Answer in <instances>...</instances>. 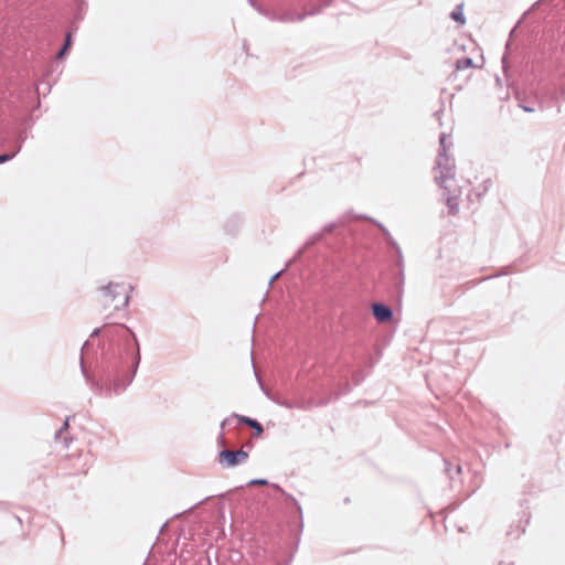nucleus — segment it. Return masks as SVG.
Instances as JSON below:
<instances>
[{
    "mask_svg": "<svg viewBox=\"0 0 565 565\" xmlns=\"http://www.w3.org/2000/svg\"><path fill=\"white\" fill-rule=\"evenodd\" d=\"M139 363V350L137 349V351L134 352L130 344H128L124 353L106 362L100 380L93 383L94 390L106 396L122 393L132 382Z\"/></svg>",
    "mask_w": 565,
    "mask_h": 565,
    "instance_id": "1",
    "label": "nucleus"
},
{
    "mask_svg": "<svg viewBox=\"0 0 565 565\" xmlns=\"http://www.w3.org/2000/svg\"><path fill=\"white\" fill-rule=\"evenodd\" d=\"M447 135L443 132L439 137L440 149L438 152L436 167H435V180L444 189V196L448 206V212L451 215L457 214L459 211V203L457 195L451 194L449 181H452L455 175V162L454 159L447 153L451 142L447 143Z\"/></svg>",
    "mask_w": 565,
    "mask_h": 565,
    "instance_id": "2",
    "label": "nucleus"
},
{
    "mask_svg": "<svg viewBox=\"0 0 565 565\" xmlns=\"http://www.w3.org/2000/svg\"><path fill=\"white\" fill-rule=\"evenodd\" d=\"M132 287L125 284H113L102 288L105 305H111L114 309L120 310L128 306Z\"/></svg>",
    "mask_w": 565,
    "mask_h": 565,
    "instance_id": "3",
    "label": "nucleus"
},
{
    "mask_svg": "<svg viewBox=\"0 0 565 565\" xmlns=\"http://www.w3.org/2000/svg\"><path fill=\"white\" fill-rule=\"evenodd\" d=\"M248 458V454L243 449L228 450L224 449L220 452V461L225 463L227 467H235L244 462Z\"/></svg>",
    "mask_w": 565,
    "mask_h": 565,
    "instance_id": "4",
    "label": "nucleus"
},
{
    "mask_svg": "<svg viewBox=\"0 0 565 565\" xmlns=\"http://www.w3.org/2000/svg\"><path fill=\"white\" fill-rule=\"evenodd\" d=\"M313 14H316V11L297 13L292 10H286V11H274L270 14H268V17L273 21L296 22V21H302L307 15H313Z\"/></svg>",
    "mask_w": 565,
    "mask_h": 565,
    "instance_id": "5",
    "label": "nucleus"
},
{
    "mask_svg": "<svg viewBox=\"0 0 565 565\" xmlns=\"http://www.w3.org/2000/svg\"><path fill=\"white\" fill-rule=\"evenodd\" d=\"M234 418L239 424H245L248 427L253 428L257 435H260L264 431L263 426L256 419H253V418H249V417H246L243 415H237V414H233L230 418H225L221 424V428L224 429L226 426H230L232 423V419H234Z\"/></svg>",
    "mask_w": 565,
    "mask_h": 565,
    "instance_id": "6",
    "label": "nucleus"
},
{
    "mask_svg": "<svg viewBox=\"0 0 565 565\" xmlns=\"http://www.w3.org/2000/svg\"><path fill=\"white\" fill-rule=\"evenodd\" d=\"M373 316L379 322H387L393 317V311L390 307L383 303H373Z\"/></svg>",
    "mask_w": 565,
    "mask_h": 565,
    "instance_id": "7",
    "label": "nucleus"
},
{
    "mask_svg": "<svg viewBox=\"0 0 565 565\" xmlns=\"http://www.w3.org/2000/svg\"><path fill=\"white\" fill-rule=\"evenodd\" d=\"M450 17L456 22L463 24L466 22V19L462 11V4L457 6L455 10L451 12Z\"/></svg>",
    "mask_w": 565,
    "mask_h": 565,
    "instance_id": "8",
    "label": "nucleus"
},
{
    "mask_svg": "<svg viewBox=\"0 0 565 565\" xmlns=\"http://www.w3.org/2000/svg\"><path fill=\"white\" fill-rule=\"evenodd\" d=\"M469 67H475L473 61L470 57H462L457 60L456 62V70L462 71L467 70Z\"/></svg>",
    "mask_w": 565,
    "mask_h": 565,
    "instance_id": "9",
    "label": "nucleus"
},
{
    "mask_svg": "<svg viewBox=\"0 0 565 565\" xmlns=\"http://www.w3.org/2000/svg\"><path fill=\"white\" fill-rule=\"evenodd\" d=\"M68 428V420H66L63 426L55 433V439L56 440H62V443L64 444L65 447H68V439L66 437H64L62 439V435L65 430H67Z\"/></svg>",
    "mask_w": 565,
    "mask_h": 565,
    "instance_id": "10",
    "label": "nucleus"
},
{
    "mask_svg": "<svg viewBox=\"0 0 565 565\" xmlns=\"http://www.w3.org/2000/svg\"><path fill=\"white\" fill-rule=\"evenodd\" d=\"M20 150H21V143L17 147V149L13 152L0 154V163L7 162V161L13 159Z\"/></svg>",
    "mask_w": 565,
    "mask_h": 565,
    "instance_id": "11",
    "label": "nucleus"
},
{
    "mask_svg": "<svg viewBox=\"0 0 565 565\" xmlns=\"http://www.w3.org/2000/svg\"><path fill=\"white\" fill-rule=\"evenodd\" d=\"M249 486H267L268 481L266 479H253L248 482Z\"/></svg>",
    "mask_w": 565,
    "mask_h": 565,
    "instance_id": "12",
    "label": "nucleus"
},
{
    "mask_svg": "<svg viewBox=\"0 0 565 565\" xmlns=\"http://www.w3.org/2000/svg\"><path fill=\"white\" fill-rule=\"evenodd\" d=\"M71 43H72V35L71 33L68 32L66 34V38H65V43L63 45V47H66L68 50V47L71 46Z\"/></svg>",
    "mask_w": 565,
    "mask_h": 565,
    "instance_id": "13",
    "label": "nucleus"
},
{
    "mask_svg": "<svg viewBox=\"0 0 565 565\" xmlns=\"http://www.w3.org/2000/svg\"><path fill=\"white\" fill-rule=\"evenodd\" d=\"M66 51H67V49H66V47H62V49L58 51V53H57L56 57H57V58H62V57L64 56V54L66 53Z\"/></svg>",
    "mask_w": 565,
    "mask_h": 565,
    "instance_id": "14",
    "label": "nucleus"
},
{
    "mask_svg": "<svg viewBox=\"0 0 565 565\" xmlns=\"http://www.w3.org/2000/svg\"><path fill=\"white\" fill-rule=\"evenodd\" d=\"M281 273H282V270H280V271L276 273V274L271 277V279L269 280V284H273V282H274V281H275V280L280 276V274H281Z\"/></svg>",
    "mask_w": 565,
    "mask_h": 565,
    "instance_id": "15",
    "label": "nucleus"
},
{
    "mask_svg": "<svg viewBox=\"0 0 565 565\" xmlns=\"http://www.w3.org/2000/svg\"><path fill=\"white\" fill-rule=\"evenodd\" d=\"M522 108H523L525 111H527V113H532V111H534V108H533V107H530V105H526V106H525V105H523V106H522Z\"/></svg>",
    "mask_w": 565,
    "mask_h": 565,
    "instance_id": "16",
    "label": "nucleus"
},
{
    "mask_svg": "<svg viewBox=\"0 0 565 565\" xmlns=\"http://www.w3.org/2000/svg\"><path fill=\"white\" fill-rule=\"evenodd\" d=\"M445 462H446V465H447V466H446V471H447V473L449 475V477H450V478H452V473H451V470H450L449 463H448L447 461H445Z\"/></svg>",
    "mask_w": 565,
    "mask_h": 565,
    "instance_id": "17",
    "label": "nucleus"
},
{
    "mask_svg": "<svg viewBox=\"0 0 565 565\" xmlns=\"http://www.w3.org/2000/svg\"><path fill=\"white\" fill-rule=\"evenodd\" d=\"M271 487H273L276 491H278V492H280V493H284V490H282L278 484H271Z\"/></svg>",
    "mask_w": 565,
    "mask_h": 565,
    "instance_id": "18",
    "label": "nucleus"
},
{
    "mask_svg": "<svg viewBox=\"0 0 565 565\" xmlns=\"http://www.w3.org/2000/svg\"><path fill=\"white\" fill-rule=\"evenodd\" d=\"M455 472H456L457 475H460V473H461V466H460V465H456V466H455Z\"/></svg>",
    "mask_w": 565,
    "mask_h": 565,
    "instance_id": "19",
    "label": "nucleus"
},
{
    "mask_svg": "<svg viewBox=\"0 0 565 565\" xmlns=\"http://www.w3.org/2000/svg\"><path fill=\"white\" fill-rule=\"evenodd\" d=\"M387 242H388L390 244H392V245L396 246V242H394V241L392 239V237L390 236V234H388V233H387Z\"/></svg>",
    "mask_w": 565,
    "mask_h": 565,
    "instance_id": "20",
    "label": "nucleus"
},
{
    "mask_svg": "<svg viewBox=\"0 0 565 565\" xmlns=\"http://www.w3.org/2000/svg\"><path fill=\"white\" fill-rule=\"evenodd\" d=\"M280 405H282V406H285L287 408H291L292 407V405L290 403H288V402H282V403H280Z\"/></svg>",
    "mask_w": 565,
    "mask_h": 565,
    "instance_id": "21",
    "label": "nucleus"
},
{
    "mask_svg": "<svg viewBox=\"0 0 565 565\" xmlns=\"http://www.w3.org/2000/svg\"><path fill=\"white\" fill-rule=\"evenodd\" d=\"M81 365H82V370H83V372L85 373V369H84V361H83V358H81Z\"/></svg>",
    "mask_w": 565,
    "mask_h": 565,
    "instance_id": "22",
    "label": "nucleus"
},
{
    "mask_svg": "<svg viewBox=\"0 0 565 565\" xmlns=\"http://www.w3.org/2000/svg\"><path fill=\"white\" fill-rule=\"evenodd\" d=\"M98 332H99V330H98V329H96V330H94V332L92 333V335H93V337H94V335H97V334H98Z\"/></svg>",
    "mask_w": 565,
    "mask_h": 565,
    "instance_id": "23",
    "label": "nucleus"
},
{
    "mask_svg": "<svg viewBox=\"0 0 565 565\" xmlns=\"http://www.w3.org/2000/svg\"><path fill=\"white\" fill-rule=\"evenodd\" d=\"M87 345H88V342H85L83 348H82V351H84Z\"/></svg>",
    "mask_w": 565,
    "mask_h": 565,
    "instance_id": "24",
    "label": "nucleus"
},
{
    "mask_svg": "<svg viewBox=\"0 0 565 565\" xmlns=\"http://www.w3.org/2000/svg\"><path fill=\"white\" fill-rule=\"evenodd\" d=\"M396 252H397L398 254H401V249H399V247H398V246H396Z\"/></svg>",
    "mask_w": 565,
    "mask_h": 565,
    "instance_id": "25",
    "label": "nucleus"
}]
</instances>
